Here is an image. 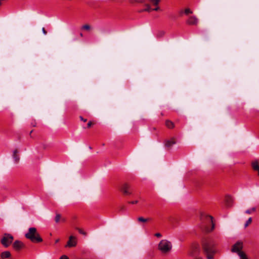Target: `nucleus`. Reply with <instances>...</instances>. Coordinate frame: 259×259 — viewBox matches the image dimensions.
<instances>
[{
    "instance_id": "f257e3e1",
    "label": "nucleus",
    "mask_w": 259,
    "mask_h": 259,
    "mask_svg": "<svg viewBox=\"0 0 259 259\" xmlns=\"http://www.w3.org/2000/svg\"><path fill=\"white\" fill-rule=\"evenodd\" d=\"M202 249L207 259H214L213 255L217 252L216 243L211 239H205L202 242Z\"/></svg>"
},
{
    "instance_id": "f03ea898",
    "label": "nucleus",
    "mask_w": 259,
    "mask_h": 259,
    "mask_svg": "<svg viewBox=\"0 0 259 259\" xmlns=\"http://www.w3.org/2000/svg\"><path fill=\"white\" fill-rule=\"evenodd\" d=\"M25 237L33 243H38L42 241V239L34 227L29 228L28 232L25 235Z\"/></svg>"
},
{
    "instance_id": "7ed1b4c3",
    "label": "nucleus",
    "mask_w": 259,
    "mask_h": 259,
    "mask_svg": "<svg viewBox=\"0 0 259 259\" xmlns=\"http://www.w3.org/2000/svg\"><path fill=\"white\" fill-rule=\"evenodd\" d=\"M171 242L167 240H162L159 243L158 249L163 253H168L171 250Z\"/></svg>"
},
{
    "instance_id": "20e7f679",
    "label": "nucleus",
    "mask_w": 259,
    "mask_h": 259,
    "mask_svg": "<svg viewBox=\"0 0 259 259\" xmlns=\"http://www.w3.org/2000/svg\"><path fill=\"white\" fill-rule=\"evenodd\" d=\"M14 239L13 237L10 234H5L1 239V242L5 247H8L12 243Z\"/></svg>"
},
{
    "instance_id": "39448f33",
    "label": "nucleus",
    "mask_w": 259,
    "mask_h": 259,
    "mask_svg": "<svg viewBox=\"0 0 259 259\" xmlns=\"http://www.w3.org/2000/svg\"><path fill=\"white\" fill-rule=\"evenodd\" d=\"M199 23V19L195 16H191L186 20V24L189 25H197Z\"/></svg>"
},
{
    "instance_id": "423d86ee",
    "label": "nucleus",
    "mask_w": 259,
    "mask_h": 259,
    "mask_svg": "<svg viewBox=\"0 0 259 259\" xmlns=\"http://www.w3.org/2000/svg\"><path fill=\"white\" fill-rule=\"evenodd\" d=\"M120 191L123 193L124 195H130L132 194L131 187L128 184L126 183H125L121 186L120 188Z\"/></svg>"
},
{
    "instance_id": "0eeeda50",
    "label": "nucleus",
    "mask_w": 259,
    "mask_h": 259,
    "mask_svg": "<svg viewBox=\"0 0 259 259\" xmlns=\"http://www.w3.org/2000/svg\"><path fill=\"white\" fill-rule=\"evenodd\" d=\"M242 243L241 242H237L232 247V251L233 252H237L239 255V253L243 252L240 250L242 248Z\"/></svg>"
},
{
    "instance_id": "6e6552de",
    "label": "nucleus",
    "mask_w": 259,
    "mask_h": 259,
    "mask_svg": "<svg viewBox=\"0 0 259 259\" xmlns=\"http://www.w3.org/2000/svg\"><path fill=\"white\" fill-rule=\"evenodd\" d=\"M76 238L73 236H70L69 237V240L66 245V247H74L76 245Z\"/></svg>"
},
{
    "instance_id": "1a4fd4ad",
    "label": "nucleus",
    "mask_w": 259,
    "mask_h": 259,
    "mask_svg": "<svg viewBox=\"0 0 259 259\" xmlns=\"http://www.w3.org/2000/svg\"><path fill=\"white\" fill-rule=\"evenodd\" d=\"M23 246V243L19 240L15 241L13 244L14 248L17 250L20 249Z\"/></svg>"
},
{
    "instance_id": "9d476101",
    "label": "nucleus",
    "mask_w": 259,
    "mask_h": 259,
    "mask_svg": "<svg viewBox=\"0 0 259 259\" xmlns=\"http://www.w3.org/2000/svg\"><path fill=\"white\" fill-rule=\"evenodd\" d=\"M251 166L253 170L258 172V175L259 176V164L257 161H253L251 163Z\"/></svg>"
},
{
    "instance_id": "9b49d317",
    "label": "nucleus",
    "mask_w": 259,
    "mask_h": 259,
    "mask_svg": "<svg viewBox=\"0 0 259 259\" xmlns=\"http://www.w3.org/2000/svg\"><path fill=\"white\" fill-rule=\"evenodd\" d=\"M175 144L176 142L173 139L169 140H166L164 142V145L167 148H170L173 145Z\"/></svg>"
},
{
    "instance_id": "f8f14e48",
    "label": "nucleus",
    "mask_w": 259,
    "mask_h": 259,
    "mask_svg": "<svg viewBox=\"0 0 259 259\" xmlns=\"http://www.w3.org/2000/svg\"><path fill=\"white\" fill-rule=\"evenodd\" d=\"M18 150H15L13 152V157L16 163H18L19 161V156L18 155Z\"/></svg>"
},
{
    "instance_id": "ddd939ff",
    "label": "nucleus",
    "mask_w": 259,
    "mask_h": 259,
    "mask_svg": "<svg viewBox=\"0 0 259 259\" xmlns=\"http://www.w3.org/2000/svg\"><path fill=\"white\" fill-rule=\"evenodd\" d=\"M11 256V253L8 251H5L1 253V257L2 258H8Z\"/></svg>"
},
{
    "instance_id": "4468645a",
    "label": "nucleus",
    "mask_w": 259,
    "mask_h": 259,
    "mask_svg": "<svg viewBox=\"0 0 259 259\" xmlns=\"http://www.w3.org/2000/svg\"><path fill=\"white\" fill-rule=\"evenodd\" d=\"M145 6H146V8L144 9H142V10H140L139 11L140 13H142L144 12H150L152 11V9L151 8L150 5L147 4H145Z\"/></svg>"
},
{
    "instance_id": "2eb2a0df",
    "label": "nucleus",
    "mask_w": 259,
    "mask_h": 259,
    "mask_svg": "<svg viewBox=\"0 0 259 259\" xmlns=\"http://www.w3.org/2000/svg\"><path fill=\"white\" fill-rule=\"evenodd\" d=\"M206 219L208 220V221L209 222L211 223V224L212 225L211 229L210 230V231H211L214 229V224L213 223V217L210 215H207L206 217Z\"/></svg>"
},
{
    "instance_id": "dca6fc26",
    "label": "nucleus",
    "mask_w": 259,
    "mask_h": 259,
    "mask_svg": "<svg viewBox=\"0 0 259 259\" xmlns=\"http://www.w3.org/2000/svg\"><path fill=\"white\" fill-rule=\"evenodd\" d=\"M165 125L169 128H172L174 127V123L170 120H166L165 121Z\"/></svg>"
},
{
    "instance_id": "f3484780",
    "label": "nucleus",
    "mask_w": 259,
    "mask_h": 259,
    "mask_svg": "<svg viewBox=\"0 0 259 259\" xmlns=\"http://www.w3.org/2000/svg\"><path fill=\"white\" fill-rule=\"evenodd\" d=\"M149 2L152 5L155 6L159 5L160 0H149Z\"/></svg>"
},
{
    "instance_id": "a211bd4d",
    "label": "nucleus",
    "mask_w": 259,
    "mask_h": 259,
    "mask_svg": "<svg viewBox=\"0 0 259 259\" xmlns=\"http://www.w3.org/2000/svg\"><path fill=\"white\" fill-rule=\"evenodd\" d=\"M149 220V219H145V218H144L143 217H139L138 218V221L139 222H142V223H146L147 222L148 220Z\"/></svg>"
},
{
    "instance_id": "6ab92c4d",
    "label": "nucleus",
    "mask_w": 259,
    "mask_h": 259,
    "mask_svg": "<svg viewBox=\"0 0 259 259\" xmlns=\"http://www.w3.org/2000/svg\"><path fill=\"white\" fill-rule=\"evenodd\" d=\"M256 210L255 207H252L251 209H247L245 211V213L247 214H250L252 212L255 211Z\"/></svg>"
},
{
    "instance_id": "aec40b11",
    "label": "nucleus",
    "mask_w": 259,
    "mask_h": 259,
    "mask_svg": "<svg viewBox=\"0 0 259 259\" xmlns=\"http://www.w3.org/2000/svg\"><path fill=\"white\" fill-rule=\"evenodd\" d=\"M239 256L241 259H248L246 254L244 252L239 253Z\"/></svg>"
},
{
    "instance_id": "412c9836",
    "label": "nucleus",
    "mask_w": 259,
    "mask_h": 259,
    "mask_svg": "<svg viewBox=\"0 0 259 259\" xmlns=\"http://www.w3.org/2000/svg\"><path fill=\"white\" fill-rule=\"evenodd\" d=\"M164 33H164V32L163 31H159L157 33V37H161L164 36Z\"/></svg>"
},
{
    "instance_id": "4be33fe9",
    "label": "nucleus",
    "mask_w": 259,
    "mask_h": 259,
    "mask_svg": "<svg viewBox=\"0 0 259 259\" xmlns=\"http://www.w3.org/2000/svg\"><path fill=\"white\" fill-rule=\"evenodd\" d=\"M82 29L86 30H89L91 29V26L88 24H85L82 26Z\"/></svg>"
},
{
    "instance_id": "5701e85b",
    "label": "nucleus",
    "mask_w": 259,
    "mask_h": 259,
    "mask_svg": "<svg viewBox=\"0 0 259 259\" xmlns=\"http://www.w3.org/2000/svg\"><path fill=\"white\" fill-rule=\"evenodd\" d=\"M251 222H252V219H251V218H249L244 225L245 228L247 227L249 225V224L251 223Z\"/></svg>"
},
{
    "instance_id": "b1692460",
    "label": "nucleus",
    "mask_w": 259,
    "mask_h": 259,
    "mask_svg": "<svg viewBox=\"0 0 259 259\" xmlns=\"http://www.w3.org/2000/svg\"><path fill=\"white\" fill-rule=\"evenodd\" d=\"M61 219V215L59 214H57L55 217V222L58 223L59 222Z\"/></svg>"
},
{
    "instance_id": "393cba45",
    "label": "nucleus",
    "mask_w": 259,
    "mask_h": 259,
    "mask_svg": "<svg viewBox=\"0 0 259 259\" xmlns=\"http://www.w3.org/2000/svg\"><path fill=\"white\" fill-rule=\"evenodd\" d=\"M75 229L79 232V233L83 235H86V233L84 231H83L82 229L78 228H76Z\"/></svg>"
},
{
    "instance_id": "a878e982",
    "label": "nucleus",
    "mask_w": 259,
    "mask_h": 259,
    "mask_svg": "<svg viewBox=\"0 0 259 259\" xmlns=\"http://www.w3.org/2000/svg\"><path fill=\"white\" fill-rule=\"evenodd\" d=\"M184 13L186 15H188L189 14H192V11L190 9H186L185 10Z\"/></svg>"
},
{
    "instance_id": "bb28decb",
    "label": "nucleus",
    "mask_w": 259,
    "mask_h": 259,
    "mask_svg": "<svg viewBox=\"0 0 259 259\" xmlns=\"http://www.w3.org/2000/svg\"><path fill=\"white\" fill-rule=\"evenodd\" d=\"M130 2L132 4H134V3L138 2L140 3H144V1L143 0H140V1H137V0H130Z\"/></svg>"
},
{
    "instance_id": "cd10ccee",
    "label": "nucleus",
    "mask_w": 259,
    "mask_h": 259,
    "mask_svg": "<svg viewBox=\"0 0 259 259\" xmlns=\"http://www.w3.org/2000/svg\"><path fill=\"white\" fill-rule=\"evenodd\" d=\"M159 10V7L158 6V5L155 6V8L152 9V11H157Z\"/></svg>"
},
{
    "instance_id": "c85d7f7f",
    "label": "nucleus",
    "mask_w": 259,
    "mask_h": 259,
    "mask_svg": "<svg viewBox=\"0 0 259 259\" xmlns=\"http://www.w3.org/2000/svg\"><path fill=\"white\" fill-rule=\"evenodd\" d=\"M92 125V122L91 121H90L87 124V127L90 128Z\"/></svg>"
},
{
    "instance_id": "c756f323",
    "label": "nucleus",
    "mask_w": 259,
    "mask_h": 259,
    "mask_svg": "<svg viewBox=\"0 0 259 259\" xmlns=\"http://www.w3.org/2000/svg\"><path fill=\"white\" fill-rule=\"evenodd\" d=\"M79 118H80V119L81 121H83V122H86V121H87V119H84V118H83L81 116H79Z\"/></svg>"
},
{
    "instance_id": "7c9ffc66",
    "label": "nucleus",
    "mask_w": 259,
    "mask_h": 259,
    "mask_svg": "<svg viewBox=\"0 0 259 259\" xmlns=\"http://www.w3.org/2000/svg\"><path fill=\"white\" fill-rule=\"evenodd\" d=\"M138 202V201L137 200H135V201L129 202V203L132 204H137Z\"/></svg>"
},
{
    "instance_id": "2f4dec72",
    "label": "nucleus",
    "mask_w": 259,
    "mask_h": 259,
    "mask_svg": "<svg viewBox=\"0 0 259 259\" xmlns=\"http://www.w3.org/2000/svg\"><path fill=\"white\" fill-rule=\"evenodd\" d=\"M199 249V246L198 245H195L194 247V251H195V250H198Z\"/></svg>"
},
{
    "instance_id": "473e14b6",
    "label": "nucleus",
    "mask_w": 259,
    "mask_h": 259,
    "mask_svg": "<svg viewBox=\"0 0 259 259\" xmlns=\"http://www.w3.org/2000/svg\"><path fill=\"white\" fill-rule=\"evenodd\" d=\"M155 236L157 237H161V234L159 233H157L155 234Z\"/></svg>"
},
{
    "instance_id": "72a5a7b5",
    "label": "nucleus",
    "mask_w": 259,
    "mask_h": 259,
    "mask_svg": "<svg viewBox=\"0 0 259 259\" xmlns=\"http://www.w3.org/2000/svg\"><path fill=\"white\" fill-rule=\"evenodd\" d=\"M60 259H68V257L66 255H62Z\"/></svg>"
},
{
    "instance_id": "f704fd0d",
    "label": "nucleus",
    "mask_w": 259,
    "mask_h": 259,
    "mask_svg": "<svg viewBox=\"0 0 259 259\" xmlns=\"http://www.w3.org/2000/svg\"><path fill=\"white\" fill-rule=\"evenodd\" d=\"M42 31L45 35L47 34V32L44 27L42 28Z\"/></svg>"
},
{
    "instance_id": "c9c22d12",
    "label": "nucleus",
    "mask_w": 259,
    "mask_h": 259,
    "mask_svg": "<svg viewBox=\"0 0 259 259\" xmlns=\"http://www.w3.org/2000/svg\"><path fill=\"white\" fill-rule=\"evenodd\" d=\"M59 241V239H58L56 240V241H55V243H58Z\"/></svg>"
},
{
    "instance_id": "e433bc0d",
    "label": "nucleus",
    "mask_w": 259,
    "mask_h": 259,
    "mask_svg": "<svg viewBox=\"0 0 259 259\" xmlns=\"http://www.w3.org/2000/svg\"><path fill=\"white\" fill-rule=\"evenodd\" d=\"M228 200V201H229V200L231 201V197H229V198H228V200Z\"/></svg>"
},
{
    "instance_id": "4c0bfd02",
    "label": "nucleus",
    "mask_w": 259,
    "mask_h": 259,
    "mask_svg": "<svg viewBox=\"0 0 259 259\" xmlns=\"http://www.w3.org/2000/svg\"><path fill=\"white\" fill-rule=\"evenodd\" d=\"M192 255H195V252H192Z\"/></svg>"
},
{
    "instance_id": "58836bf2",
    "label": "nucleus",
    "mask_w": 259,
    "mask_h": 259,
    "mask_svg": "<svg viewBox=\"0 0 259 259\" xmlns=\"http://www.w3.org/2000/svg\"><path fill=\"white\" fill-rule=\"evenodd\" d=\"M80 36L81 37H82V36H83V34H82V33H80Z\"/></svg>"
}]
</instances>
